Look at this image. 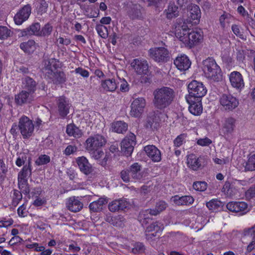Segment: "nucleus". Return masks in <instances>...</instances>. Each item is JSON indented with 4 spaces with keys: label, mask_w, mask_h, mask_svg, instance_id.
<instances>
[{
    "label": "nucleus",
    "mask_w": 255,
    "mask_h": 255,
    "mask_svg": "<svg viewBox=\"0 0 255 255\" xmlns=\"http://www.w3.org/2000/svg\"><path fill=\"white\" fill-rule=\"evenodd\" d=\"M115 132L119 133H123L128 129V125L122 121H117L114 124L113 127Z\"/></svg>",
    "instance_id": "a18cd8bd"
},
{
    "label": "nucleus",
    "mask_w": 255,
    "mask_h": 255,
    "mask_svg": "<svg viewBox=\"0 0 255 255\" xmlns=\"http://www.w3.org/2000/svg\"><path fill=\"white\" fill-rule=\"evenodd\" d=\"M136 144V137L132 133H130L120 143L121 153L126 156H130L134 148V146ZM115 152H120L118 147V142H114L113 145V153Z\"/></svg>",
    "instance_id": "7ed1b4c3"
},
{
    "label": "nucleus",
    "mask_w": 255,
    "mask_h": 255,
    "mask_svg": "<svg viewBox=\"0 0 255 255\" xmlns=\"http://www.w3.org/2000/svg\"><path fill=\"white\" fill-rule=\"evenodd\" d=\"M66 133L69 136L79 138L82 135L81 130L74 124H69L67 126Z\"/></svg>",
    "instance_id": "c9c22d12"
},
{
    "label": "nucleus",
    "mask_w": 255,
    "mask_h": 255,
    "mask_svg": "<svg viewBox=\"0 0 255 255\" xmlns=\"http://www.w3.org/2000/svg\"><path fill=\"white\" fill-rule=\"evenodd\" d=\"M48 8V4L45 0H39V5L37 6L38 13L42 15L45 13Z\"/></svg>",
    "instance_id": "4d7b16f0"
},
{
    "label": "nucleus",
    "mask_w": 255,
    "mask_h": 255,
    "mask_svg": "<svg viewBox=\"0 0 255 255\" xmlns=\"http://www.w3.org/2000/svg\"><path fill=\"white\" fill-rule=\"evenodd\" d=\"M146 155L154 162H158L161 160V153L155 145H147L144 147Z\"/></svg>",
    "instance_id": "2eb2a0df"
},
{
    "label": "nucleus",
    "mask_w": 255,
    "mask_h": 255,
    "mask_svg": "<svg viewBox=\"0 0 255 255\" xmlns=\"http://www.w3.org/2000/svg\"><path fill=\"white\" fill-rule=\"evenodd\" d=\"M163 229V225L158 221L153 222L146 228L145 232H152L155 231V233L161 232Z\"/></svg>",
    "instance_id": "79ce46f5"
},
{
    "label": "nucleus",
    "mask_w": 255,
    "mask_h": 255,
    "mask_svg": "<svg viewBox=\"0 0 255 255\" xmlns=\"http://www.w3.org/2000/svg\"><path fill=\"white\" fill-rule=\"evenodd\" d=\"M113 218H114V219H113V225L119 227H123L124 226L125 219L123 216L121 215L117 216L113 215Z\"/></svg>",
    "instance_id": "8fccbe9b"
},
{
    "label": "nucleus",
    "mask_w": 255,
    "mask_h": 255,
    "mask_svg": "<svg viewBox=\"0 0 255 255\" xmlns=\"http://www.w3.org/2000/svg\"><path fill=\"white\" fill-rule=\"evenodd\" d=\"M18 128L23 138L27 139L32 135L34 126L28 117L22 116L19 120Z\"/></svg>",
    "instance_id": "423d86ee"
},
{
    "label": "nucleus",
    "mask_w": 255,
    "mask_h": 255,
    "mask_svg": "<svg viewBox=\"0 0 255 255\" xmlns=\"http://www.w3.org/2000/svg\"><path fill=\"white\" fill-rule=\"evenodd\" d=\"M128 14L130 18L132 19H140L142 14L140 11V6L139 5H132L130 9L128 10Z\"/></svg>",
    "instance_id": "4c0bfd02"
},
{
    "label": "nucleus",
    "mask_w": 255,
    "mask_h": 255,
    "mask_svg": "<svg viewBox=\"0 0 255 255\" xmlns=\"http://www.w3.org/2000/svg\"><path fill=\"white\" fill-rule=\"evenodd\" d=\"M66 207L71 212H77L83 208V204L78 199V197L73 196L68 199Z\"/></svg>",
    "instance_id": "393cba45"
},
{
    "label": "nucleus",
    "mask_w": 255,
    "mask_h": 255,
    "mask_svg": "<svg viewBox=\"0 0 255 255\" xmlns=\"http://www.w3.org/2000/svg\"><path fill=\"white\" fill-rule=\"evenodd\" d=\"M40 25L38 22L32 23L29 27L21 31L22 36L34 35L40 36Z\"/></svg>",
    "instance_id": "c756f323"
},
{
    "label": "nucleus",
    "mask_w": 255,
    "mask_h": 255,
    "mask_svg": "<svg viewBox=\"0 0 255 255\" xmlns=\"http://www.w3.org/2000/svg\"><path fill=\"white\" fill-rule=\"evenodd\" d=\"M189 95L186 96V99L192 102V99H200L207 93L206 88L202 82L192 80L188 86Z\"/></svg>",
    "instance_id": "20e7f679"
},
{
    "label": "nucleus",
    "mask_w": 255,
    "mask_h": 255,
    "mask_svg": "<svg viewBox=\"0 0 255 255\" xmlns=\"http://www.w3.org/2000/svg\"><path fill=\"white\" fill-rule=\"evenodd\" d=\"M246 171L255 170V153L249 156L248 161L245 166Z\"/></svg>",
    "instance_id": "de8ad7c7"
},
{
    "label": "nucleus",
    "mask_w": 255,
    "mask_h": 255,
    "mask_svg": "<svg viewBox=\"0 0 255 255\" xmlns=\"http://www.w3.org/2000/svg\"><path fill=\"white\" fill-rule=\"evenodd\" d=\"M232 30L233 33L238 37L241 39H244V35L240 30L239 25L237 24H233L232 26Z\"/></svg>",
    "instance_id": "e2e57ef3"
},
{
    "label": "nucleus",
    "mask_w": 255,
    "mask_h": 255,
    "mask_svg": "<svg viewBox=\"0 0 255 255\" xmlns=\"http://www.w3.org/2000/svg\"><path fill=\"white\" fill-rule=\"evenodd\" d=\"M18 188L20 191L25 195L29 193L30 189L27 179L18 178Z\"/></svg>",
    "instance_id": "37998d69"
},
{
    "label": "nucleus",
    "mask_w": 255,
    "mask_h": 255,
    "mask_svg": "<svg viewBox=\"0 0 255 255\" xmlns=\"http://www.w3.org/2000/svg\"><path fill=\"white\" fill-rule=\"evenodd\" d=\"M236 120L232 117L225 118L222 121V132L225 135L231 134L235 127Z\"/></svg>",
    "instance_id": "412c9836"
},
{
    "label": "nucleus",
    "mask_w": 255,
    "mask_h": 255,
    "mask_svg": "<svg viewBox=\"0 0 255 255\" xmlns=\"http://www.w3.org/2000/svg\"><path fill=\"white\" fill-rule=\"evenodd\" d=\"M231 85L234 88L241 90L245 87V83L242 74L238 71L232 72L229 75Z\"/></svg>",
    "instance_id": "ddd939ff"
},
{
    "label": "nucleus",
    "mask_w": 255,
    "mask_h": 255,
    "mask_svg": "<svg viewBox=\"0 0 255 255\" xmlns=\"http://www.w3.org/2000/svg\"><path fill=\"white\" fill-rule=\"evenodd\" d=\"M142 166L137 162L132 164L128 168L130 177L135 181H139L143 178V174L141 172Z\"/></svg>",
    "instance_id": "aec40b11"
},
{
    "label": "nucleus",
    "mask_w": 255,
    "mask_h": 255,
    "mask_svg": "<svg viewBox=\"0 0 255 255\" xmlns=\"http://www.w3.org/2000/svg\"><path fill=\"white\" fill-rule=\"evenodd\" d=\"M108 200L105 198H100L97 201L91 202L89 206V209L91 212H99L103 209L104 205L108 203Z\"/></svg>",
    "instance_id": "7c9ffc66"
},
{
    "label": "nucleus",
    "mask_w": 255,
    "mask_h": 255,
    "mask_svg": "<svg viewBox=\"0 0 255 255\" xmlns=\"http://www.w3.org/2000/svg\"><path fill=\"white\" fill-rule=\"evenodd\" d=\"M107 142L104 136L96 134L88 137L86 140L85 148L87 150H93L97 148H101Z\"/></svg>",
    "instance_id": "6e6552de"
},
{
    "label": "nucleus",
    "mask_w": 255,
    "mask_h": 255,
    "mask_svg": "<svg viewBox=\"0 0 255 255\" xmlns=\"http://www.w3.org/2000/svg\"><path fill=\"white\" fill-rule=\"evenodd\" d=\"M189 105V111L193 115L199 116L202 113V105L201 103V99H193L192 102L189 101L188 99H186Z\"/></svg>",
    "instance_id": "b1692460"
},
{
    "label": "nucleus",
    "mask_w": 255,
    "mask_h": 255,
    "mask_svg": "<svg viewBox=\"0 0 255 255\" xmlns=\"http://www.w3.org/2000/svg\"><path fill=\"white\" fill-rule=\"evenodd\" d=\"M50 161V158L49 156L46 154H42L36 159L35 163L38 166L43 165L48 163Z\"/></svg>",
    "instance_id": "6e6d98bb"
},
{
    "label": "nucleus",
    "mask_w": 255,
    "mask_h": 255,
    "mask_svg": "<svg viewBox=\"0 0 255 255\" xmlns=\"http://www.w3.org/2000/svg\"><path fill=\"white\" fill-rule=\"evenodd\" d=\"M58 63L59 61L55 58H51L45 61L43 69L47 71L46 72V75L47 76H48V75H50L51 71V72H54L56 71L59 67Z\"/></svg>",
    "instance_id": "2f4dec72"
},
{
    "label": "nucleus",
    "mask_w": 255,
    "mask_h": 255,
    "mask_svg": "<svg viewBox=\"0 0 255 255\" xmlns=\"http://www.w3.org/2000/svg\"><path fill=\"white\" fill-rule=\"evenodd\" d=\"M222 108L227 112L233 111L239 105V100L230 93L223 94L219 98Z\"/></svg>",
    "instance_id": "39448f33"
},
{
    "label": "nucleus",
    "mask_w": 255,
    "mask_h": 255,
    "mask_svg": "<svg viewBox=\"0 0 255 255\" xmlns=\"http://www.w3.org/2000/svg\"><path fill=\"white\" fill-rule=\"evenodd\" d=\"M31 12L30 4H27L21 7L14 16V21L17 25L21 24L29 18Z\"/></svg>",
    "instance_id": "9d476101"
},
{
    "label": "nucleus",
    "mask_w": 255,
    "mask_h": 255,
    "mask_svg": "<svg viewBox=\"0 0 255 255\" xmlns=\"http://www.w3.org/2000/svg\"><path fill=\"white\" fill-rule=\"evenodd\" d=\"M189 20L193 24H197L199 23L201 16V12L199 6L196 4L191 5L189 11Z\"/></svg>",
    "instance_id": "5701e85b"
},
{
    "label": "nucleus",
    "mask_w": 255,
    "mask_h": 255,
    "mask_svg": "<svg viewBox=\"0 0 255 255\" xmlns=\"http://www.w3.org/2000/svg\"><path fill=\"white\" fill-rule=\"evenodd\" d=\"M13 223V221L11 218L6 220V218H3L0 221V228L7 227L11 225Z\"/></svg>",
    "instance_id": "0e129e2a"
},
{
    "label": "nucleus",
    "mask_w": 255,
    "mask_h": 255,
    "mask_svg": "<svg viewBox=\"0 0 255 255\" xmlns=\"http://www.w3.org/2000/svg\"><path fill=\"white\" fill-rule=\"evenodd\" d=\"M10 30L5 26H0V38L5 39L10 36Z\"/></svg>",
    "instance_id": "bf43d9fd"
},
{
    "label": "nucleus",
    "mask_w": 255,
    "mask_h": 255,
    "mask_svg": "<svg viewBox=\"0 0 255 255\" xmlns=\"http://www.w3.org/2000/svg\"><path fill=\"white\" fill-rule=\"evenodd\" d=\"M76 162L80 171L86 175L93 173L94 169L86 157H79L76 159Z\"/></svg>",
    "instance_id": "a211bd4d"
},
{
    "label": "nucleus",
    "mask_w": 255,
    "mask_h": 255,
    "mask_svg": "<svg viewBox=\"0 0 255 255\" xmlns=\"http://www.w3.org/2000/svg\"><path fill=\"white\" fill-rule=\"evenodd\" d=\"M130 108V115L132 117H139L144 111L146 101L143 97L133 98Z\"/></svg>",
    "instance_id": "1a4fd4ad"
},
{
    "label": "nucleus",
    "mask_w": 255,
    "mask_h": 255,
    "mask_svg": "<svg viewBox=\"0 0 255 255\" xmlns=\"http://www.w3.org/2000/svg\"><path fill=\"white\" fill-rule=\"evenodd\" d=\"M122 80L123 81H121V83H116L115 81L114 82L113 81V89L114 88L115 90H116L120 87V90L121 91L124 92L128 91V84L124 79H122Z\"/></svg>",
    "instance_id": "864d4df0"
},
{
    "label": "nucleus",
    "mask_w": 255,
    "mask_h": 255,
    "mask_svg": "<svg viewBox=\"0 0 255 255\" xmlns=\"http://www.w3.org/2000/svg\"><path fill=\"white\" fill-rule=\"evenodd\" d=\"M20 47L26 52H30L35 49V42L33 40H29L26 42L21 43Z\"/></svg>",
    "instance_id": "c03bdc74"
},
{
    "label": "nucleus",
    "mask_w": 255,
    "mask_h": 255,
    "mask_svg": "<svg viewBox=\"0 0 255 255\" xmlns=\"http://www.w3.org/2000/svg\"><path fill=\"white\" fill-rule=\"evenodd\" d=\"M22 86L24 90L33 94L36 89L37 83L32 78L25 76L22 79Z\"/></svg>",
    "instance_id": "a878e982"
},
{
    "label": "nucleus",
    "mask_w": 255,
    "mask_h": 255,
    "mask_svg": "<svg viewBox=\"0 0 255 255\" xmlns=\"http://www.w3.org/2000/svg\"><path fill=\"white\" fill-rule=\"evenodd\" d=\"M211 143L212 140L208 137L200 138L197 141V144L202 146H208Z\"/></svg>",
    "instance_id": "69168bd1"
},
{
    "label": "nucleus",
    "mask_w": 255,
    "mask_h": 255,
    "mask_svg": "<svg viewBox=\"0 0 255 255\" xmlns=\"http://www.w3.org/2000/svg\"><path fill=\"white\" fill-rule=\"evenodd\" d=\"M31 175V165L30 162L28 164L24 165L21 170L19 172L18 178L27 179Z\"/></svg>",
    "instance_id": "ea45409f"
},
{
    "label": "nucleus",
    "mask_w": 255,
    "mask_h": 255,
    "mask_svg": "<svg viewBox=\"0 0 255 255\" xmlns=\"http://www.w3.org/2000/svg\"><path fill=\"white\" fill-rule=\"evenodd\" d=\"M50 73V75H48L47 77L56 85L63 84L67 80L66 75L63 71L56 70L54 72L51 71Z\"/></svg>",
    "instance_id": "c85d7f7f"
},
{
    "label": "nucleus",
    "mask_w": 255,
    "mask_h": 255,
    "mask_svg": "<svg viewBox=\"0 0 255 255\" xmlns=\"http://www.w3.org/2000/svg\"><path fill=\"white\" fill-rule=\"evenodd\" d=\"M192 186L195 190L203 192L207 189L208 184L205 181H195Z\"/></svg>",
    "instance_id": "3c124183"
},
{
    "label": "nucleus",
    "mask_w": 255,
    "mask_h": 255,
    "mask_svg": "<svg viewBox=\"0 0 255 255\" xmlns=\"http://www.w3.org/2000/svg\"><path fill=\"white\" fill-rule=\"evenodd\" d=\"M22 192L17 190H14L13 196V204L17 205L19 202L22 199Z\"/></svg>",
    "instance_id": "052dcab7"
},
{
    "label": "nucleus",
    "mask_w": 255,
    "mask_h": 255,
    "mask_svg": "<svg viewBox=\"0 0 255 255\" xmlns=\"http://www.w3.org/2000/svg\"><path fill=\"white\" fill-rule=\"evenodd\" d=\"M57 110L60 117L64 118L69 114L71 107L69 100L64 96L59 97L56 101Z\"/></svg>",
    "instance_id": "9b49d317"
},
{
    "label": "nucleus",
    "mask_w": 255,
    "mask_h": 255,
    "mask_svg": "<svg viewBox=\"0 0 255 255\" xmlns=\"http://www.w3.org/2000/svg\"><path fill=\"white\" fill-rule=\"evenodd\" d=\"M190 29L185 24L181 26L178 27L175 32V35L181 41H182L184 44L188 42V37L190 32Z\"/></svg>",
    "instance_id": "cd10ccee"
},
{
    "label": "nucleus",
    "mask_w": 255,
    "mask_h": 255,
    "mask_svg": "<svg viewBox=\"0 0 255 255\" xmlns=\"http://www.w3.org/2000/svg\"><path fill=\"white\" fill-rule=\"evenodd\" d=\"M98 34L103 38H107L109 34V31L107 26L104 25H98L96 27Z\"/></svg>",
    "instance_id": "603ef678"
},
{
    "label": "nucleus",
    "mask_w": 255,
    "mask_h": 255,
    "mask_svg": "<svg viewBox=\"0 0 255 255\" xmlns=\"http://www.w3.org/2000/svg\"><path fill=\"white\" fill-rule=\"evenodd\" d=\"M33 100L32 94L25 90H22L20 93L15 95L14 101L17 106L30 103Z\"/></svg>",
    "instance_id": "4be33fe9"
},
{
    "label": "nucleus",
    "mask_w": 255,
    "mask_h": 255,
    "mask_svg": "<svg viewBox=\"0 0 255 255\" xmlns=\"http://www.w3.org/2000/svg\"><path fill=\"white\" fill-rule=\"evenodd\" d=\"M145 247L143 243L140 242H136L133 245V248L131 250L132 253L140 254L144 252Z\"/></svg>",
    "instance_id": "5fc2aeb1"
},
{
    "label": "nucleus",
    "mask_w": 255,
    "mask_h": 255,
    "mask_svg": "<svg viewBox=\"0 0 255 255\" xmlns=\"http://www.w3.org/2000/svg\"><path fill=\"white\" fill-rule=\"evenodd\" d=\"M202 63L203 71L207 78L216 82L222 80L221 69L213 58L208 57Z\"/></svg>",
    "instance_id": "f03ea898"
},
{
    "label": "nucleus",
    "mask_w": 255,
    "mask_h": 255,
    "mask_svg": "<svg viewBox=\"0 0 255 255\" xmlns=\"http://www.w3.org/2000/svg\"><path fill=\"white\" fill-rule=\"evenodd\" d=\"M237 186L233 183L226 182L222 188V192L229 197H232L238 193Z\"/></svg>",
    "instance_id": "473e14b6"
},
{
    "label": "nucleus",
    "mask_w": 255,
    "mask_h": 255,
    "mask_svg": "<svg viewBox=\"0 0 255 255\" xmlns=\"http://www.w3.org/2000/svg\"><path fill=\"white\" fill-rule=\"evenodd\" d=\"M178 8L174 2H169L167 8L164 11L166 17L171 19L177 17L179 15Z\"/></svg>",
    "instance_id": "72a5a7b5"
},
{
    "label": "nucleus",
    "mask_w": 255,
    "mask_h": 255,
    "mask_svg": "<svg viewBox=\"0 0 255 255\" xmlns=\"http://www.w3.org/2000/svg\"><path fill=\"white\" fill-rule=\"evenodd\" d=\"M203 33L201 29L196 28L190 31L188 37V42L185 45L192 47L193 45L200 43L203 39Z\"/></svg>",
    "instance_id": "4468645a"
},
{
    "label": "nucleus",
    "mask_w": 255,
    "mask_h": 255,
    "mask_svg": "<svg viewBox=\"0 0 255 255\" xmlns=\"http://www.w3.org/2000/svg\"><path fill=\"white\" fill-rule=\"evenodd\" d=\"M174 64L180 71H186L191 66V62L185 54L177 56L174 60Z\"/></svg>",
    "instance_id": "6ab92c4d"
},
{
    "label": "nucleus",
    "mask_w": 255,
    "mask_h": 255,
    "mask_svg": "<svg viewBox=\"0 0 255 255\" xmlns=\"http://www.w3.org/2000/svg\"><path fill=\"white\" fill-rule=\"evenodd\" d=\"M246 197L251 199L255 197V186L251 187L245 193Z\"/></svg>",
    "instance_id": "338daca9"
},
{
    "label": "nucleus",
    "mask_w": 255,
    "mask_h": 255,
    "mask_svg": "<svg viewBox=\"0 0 255 255\" xmlns=\"http://www.w3.org/2000/svg\"><path fill=\"white\" fill-rule=\"evenodd\" d=\"M91 157L95 160L100 159L104 154V152L100 148H97L93 150H88Z\"/></svg>",
    "instance_id": "13d9d810"
},
{
    "label": "nucleus",
    "mask_w": 255,
    "mask_h": 255,
    "mask_svg": "<svg viewBox=\"0 0 255 255\" xmlns=\"http://www.w3.org/2000/svg\"><path fill=\"white\" fill-rule=\"evenodd\" d=\"M149 53L150 57L157 62H166L170 59L169 52L164 47L151 48Z\"/></svg>",
    "instance_id": "0eeeda50"
},
{
    "label": "nucleus",
    "mask_w": 255,
    "mask_h": 255,
    "mask_svg": "<svg viewBox=\"0 0 255 255\" xmlns=\"http://www.w3.org/2000/svg\"><path fill=\"white\" fill-rule=\"evenodd\" d=\"M131 67L139 75L146 74L148 70V64L146 61L135 59L131 63Z\"/></svg>",
    "instance_id": "f3484780"
},
{
    "label": "nucleus",
    "mask_w": 255,
    "mask_h": 255,
    "mask_svg": "<svg viewBox=\"0 0 255 255\" xmlns=\"http://www.w3.org/2000/svg\"><path fill=\"white\" fill-rule=\"evenodd\" d=\"M137 219L143 227L148 223L149 222L152 220V218L148 210H142L139 212Z\"/></svg>",
    "instance_id": "e433bc0d"
},
{
    "label": "nucleus",
    "mask_w": 255,
    "mask_h": 255,
    "mask_svg": "<svg viewBox=\"0 0 255 255\" xmlns=\"http://www.w3.org/2000/svg\"><path fill=\"white\" fill-rule=\"evenodd\" d=\"M207 207L213 211H216L223 206V203L217 199H212L206 204Z\"/></svg>",
    "instance_id": "a19ab883"
},
{
    "label": "nucleus",
    "mask_w": 255,
    "mask_h": 255,
    "mask_svg": "<svg viewBox=\"0 0 255 255\" xmlns=\"http://www.w3.org/2000/svg\"><path fill=\"white\" fill-rule=\"evenodd\" d=\"M203 158L201 156L197 157L194 154H190L187 159V166L190 169L197 171L203 167Z\"/></svg>",
    "instance_id": "dca6fc26"
},
{
    "label": "nucleus",
    "mask_w": 255,
    "mask_h": 255,
    "mask_svg": "<svg viewBox=\"0 0 255 255\" xmlns=\"http://www.w3.org/2000/svg\"><path fill=\"white\" fill-rule=\"evenodd\" d=\"M77 150V148L76 146L74 145H68L65 148L64 153L66 155H69L71 154H73L76 152Z\"/></svg>",
    "instance_id": "774afa93"
},
{
    "label": "nucleus",
    "mask_w": 255,
    "mask_h": 255,
    "mask_svg": "<svg viewBox=\"0 0 255 255\" xmlns=\"http://www.w3.org/2000/svg\"><path fill=\"white\" fill-rule=\"evenodd\" d=\"M186 134L183 133L178 135L174 140V144L176 147H180L183 143Z\"/></svg>",
    "instance_id": "680f3d73"
},
{
    "label": "nucleus",
    "mask_w": 255,
    "mask_h": 255,
    "mask_svg": "<svg viewBox=\"0 0 255 255\" xmlns=\"http://www.w3.org/2000/svg\"><path fill=\"white\" fill-rule=\"evenodd\" d=\"M250 229V228L245 229L242 233V235L244 237H251L253 238L252 241L247 246V251L248 252H251L254 249H255V236L252 235V233H247L248 230Z\"/></svg>",
    "instance_id": "49530a36"
},
{
    "label": "nucleus",
    "mask_w": 255,
    "mask_h": 255,
    "mask_svg": "<svg viewBox=\"0 0 255 255\" xmlns=\"http://www.w3.org/2000/svg\"><path fill=\"white\" fill-rule=\"evenodd\" d=\"M153 95L154 107L160 110H164L173 102L175 98V92L172 88L162 87L155 90Z\"/></svg>",
    "instance_id": "f257e3e1"
},
{
    "label": "nucleus",
    "mask_w": 255,
    "mask_h": 255,
    "mask_svg": "<svg viewBox=\"0 0 255 255\" xmlns=\"http://www.w3.org/2000/svg\"><path fill=\"white\" fill-rule=\"evenodd\" d=\"M226 207L229 211L238 213L240 215H244L249 211L248 204L243 201L230 202L227 204Z\"/></svg>",
    "instance_id": "f8f14e48"
},
{
    "label": "nucleus",
    "mask_w": 255,
    "mask_h": 255,
    "mask_svg": "<svg viewBox=\"0 0 255 255\" xmlns=\"http://www.w3.org/2000/svg\"><path fill=\"white\" fill-rule=\"evenodd\" d=\"M129 203L125 199L113 201V212L124 210L128 207Z\"/></svg>",
    "instance_id": "f704fd0d"
},
{
    "label": "nucleus",
    "mask_w": 255,
    "mask_h": 255,
    "mask_svg": "<svg viewBox=\"0 0 255 255\" xmlns=\"http://www.w3.org/2000/svg\"><path fill=\"white\" fill-rule=\"evenodd\" d=\"M158 126L159 123L157 121V119L154 115L147 117L144 125L146 128L153 130L156 129Z\"/></svg>",
    "instance_id": "58836bf2"
},
{
    "label": "nucleus",
    "mask_w": 255,
    "mask_h": 255,
    "mask_svg": "<svg viewBox=\"0 0 255 255\" xmlns=\"http://www.w3.org/2000/svg\"><path fill=\"white\" fill-rule=\"evenodd\" d=\"M172 201L178 206H189L194 202V198L190 195H185L180 197L175 195L172 197Z\"/></svg>",
    "instance_id": "bb28decb"
},
{
    "label": "nucleus",
    "mask_w": 255,
    "mask_h": 255,
    "mask_svg": "<svg viewBox=\"0 0 255 255\" xmlns=\"http://www.w3.org/2000/svg\"><path fill=\"white\" fill-rule=\"evenodd\" d=\"M53 31V26L50 23H46L40 30V36L48 37Z\"/></svg>",
    "instance_id": "09e8293b"
}]
</instances>
